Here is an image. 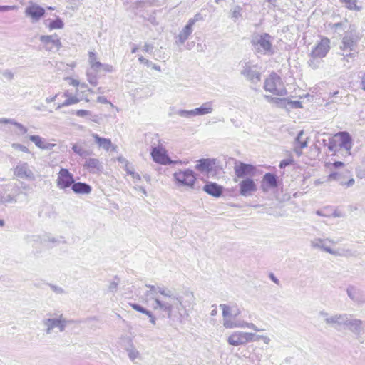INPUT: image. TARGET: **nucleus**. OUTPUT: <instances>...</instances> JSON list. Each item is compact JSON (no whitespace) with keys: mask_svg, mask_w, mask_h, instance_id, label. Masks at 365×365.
Listing matches in <instances>:
<instances>
[{"mask_svg":"<svg viewBox=\"0 0 365 365\" xmlns=\"http://www.w3.org/2000/svg\"><path fill=\"white\" fill-rule=\"evenodd\" d=\"M265 185L269 188H274L277 186V177L272 173H267L263 176L262 187L264 190H266Z\"/></svg>","mask_w":365,"mask_h":365,"instance_id":"30","label":"nucleus"},{"mask_svg":"<svg viewBox=\"0 0 365 365\" xmlns=\"http://www.w3.org/2000/svg\"><path fill=\"white\" fill-rule=\"evenodd\" d=\"M115 279H117V281L111 282L108 285V289L110 292L115 293L118 290L119 279H117V277H115Z\"/></svg>","mask_w":365,"mask_h":365,"instance_id":"46","label":"nucleus"},{"mask_svg":"<svg viewBox=\"0 0 365 365\" xmlns=\"http://www.w3.org/2000/svg\"><path fill=\"white\" fill-rule=\"evenodd\" d=\"M72 190L76 194H89L91 192V187L84 182H73L71 185Z\"/></svg>","mask_w":365,"mask_h":365,"instance_id":"31","label":"nucleus"},{"mask_svg":"<svg viewBox=\"0 0 365 365\" xmlns=\"http://www.w3.org/2000/svg\"><path fill=\"white\" fill-rule=\"evenodd\" d=\"M11 147L15 150H18L26 153H30L29 150L25 145L19 143H12Z\"/></svg>","mask_w":365,"mask_h":365,"instance_id":"47","label":"nucleus"},{"mask_svg":"<svg viewBox=\"0 0 365 365\" xmlns=\"http://www.w3.org/2000/svg\"><path fill=\"white\" fill-rule=\"evenodd\" d=\"M45 9L38 4L29 2L24 11L25 16L30 19L31 23H36L45 14Z\"/></svg>","mask_w":365,"mask_h":365,"instance_id":"13","label":"nucleus"},{"mask_svg":"<svg viewBox=\"0 0 365 365\" xmlns=\"http://www.w3.org/2000/svg\"><path fill=\"white\" fill-rule=\"evenodd\" d=\"M255 341L262 339L263 342L266 344H268L270 342V339L267 336H262V335H256L255 337Z\"/></svg>","mask_w":365,"mask_h":365,"instance_id":"55","label":"nucleus"},{"mask_svg":"<svg viewBox=\"0 0 365 365\" xmlns=\"http://www.w3.org/2000/svg\"><path fill=\"white\" fill-rule=\"evenodd\" d=\"M338 253L339 255H333L334 256H340V257H355L356 252L352 251L351 250H342L340 251L338 250Z\"/></svg>","mask_w":365,"mask_h":365,"instance_id":"42","label":"nucleus"},{"mask_svg":"<svg viewBox=\"0 0 365 365\" xmlns=\"http://www.w3.org/2000/svg\"><path fill=\"white\" fill-rule=\"evenodd\" d=\"M50 287L56 294H63L65 292L63 289L61 287L56 286L53 284H50Z\"/></svg>","mask_w":365,"mask_h":365,"instance_id":"53","label":"nucleus"},{"mask_svg":"<svg viewBox=\"0 0 365 365\" xmlns=\"http://www.w3.org/2000/svg\"><path fill=\"white\" fill-rule=\"evenodd\" d=\"M130 306L136 311L140 312L143 314H147L149 313V310L146 309L145 308L143 307L142 306L138 304H130Z\"/></svg>","mask_w":365,"mask_h":365,"instance_id":"51","label":"nucleus"},{"mask_svg":"<svg viewBox=\"0 0 365 365\" xmlns=\"http://www.w3.org/2000/svg\"><path fill=\"white\" fill-rule=\"evenodd\" d=\"M203 190L212 196L218 197L222 193V187L215 182H208L203 187Z\"/></svg>","mask_w":365,"mask_h":365,"instance_id":"27","label":"nucleus"},{"mask_svg":"<svg viewBox=\"0 0 365 365\" xmlns=\"http://www.w3.org/2000/svg\"><path fill=\"white\" fill-rule=\"evenodd\" d=\"M76 114L78 117H86L91 114V112L87 110H78L76 112Z\"/></svg>","mask_w":365,"mask_h":365,"instance_id":"56","label":"nucleus"},{"mask_svg":"<svg viewBox=\"0 0 365 365\" xmlns=\"http://www.w3.org/2000/svg\"><path fill=\"white\" fill-rule=\"evenodd\" d=\"M288 104L290 105L293 108H302V103L299 101H291L288 102Z\"/></svg>","mask_w":365,"mask_h":365,"instance_id":"61","label":"nucleus"},{"mask_svg":"<svg viewBox=\"0 0 365 365\" xmlns=\"http://www.w3.org/2000/svg\"><path fill=\"white\" fill-rule=\"evenodd\" d=\"M242 8L240 6H236L232 10L231 17L236 21L241 16Z\"/></svg>","mask_w":365,"mask_h":365,"instance_id":"44","label":"nucleus"},{"mask_svg":"<svg viewBox=\"0 0 365 365\" xmlns=\"http://www.w3.org/2000/svg\"><path fill=\"white\" fill-rule=\"evenodd\" d=\"M128 356L130 360L134 361L135 359H141L142 356L138 350L135 348L134 344L131 342L130 344L125 349Z\"/></svg>","mask_w":365,"mask_h":365,"instance_id":"33","label":"nucleus"},{"mask_svg":"<svg viewBox=\"0 0 365 365\" xmlns=\"http://www.w3.org/2000/svg\"><path fill=\"white\" fill-rule=\"evenodd\" d=\"M0 122L5 124H11L15 125L22 134H25L27 133V128L23 125L22 124L15 121L14 119L11 118H0Z\"/></svg>","mask_w":365,"mask_h":365,"instance_id":"34","label":"nucleus"},{"mask_svg":"<svg viewBox=\"0 0 365 365\" xmlns=\"http://www.w3.org/2000/svg\"><path fill=\"white\" fill-rule=\"evenodd\" d=\"M330 41L327 38H322L312 49L308 64L314 69L319 68L322 59L324 58L330 49Z\"/></svg>","mask_w":365,"mask_h":365,"instance_id":"3","label":"nucleus"},{"mask_svg":"<svg viewBox=\"0 0 365 365\" xmlns=\"http://www.w3.org/2000/svg\"><path fill=\"white\" fill-rule=\"evenodd\" d=\"M303 134H304L303 130L299 131V133H298V135L295 139L296 143L299 144V145L300 146V148H304L307 147V138L305 140H303L302 139Z\"/></svg>","mask_w":365,"mask_h":365,"instance_id":"39","label":"nucleus"},{"mask_svg":"<svg viewBox=\"0 0 365 365\" xmlns=\"http://www.w3.org/2000/svg\"><path fill=\"white\" fill-rule=\"evenodd\" d=\"M359 36L355 31L351 30L346 31L342 38L341 43L339 46L340 51H358L357 45L359 41Z\"/></svg>","mask_w":365,"mask_h":365,"instance_id":"9","label":"nucleus"},{"mask_svg":"<svg viewBox=\"0 0 365 365\" xmlns=\"http://www.w3.org/2000/svg\"><path fill=\"white\" fill-rule=\"evenodd\" d=\"M194 116L205 115L211 113L213 111V106L212 101H207L202 103L200 107L192 110Z\"/></svg>","mask_w":365,"mask_h":365,"instance_id":"28","label":"nucleus"},{"mask_svg":"<svg viewBox=\"0 0 365 365\" xmlns=\"http://www.w3.org/2000/svg\"><path fill=\"white\" fill-rule=\"evenodd\" d=\"M201 19H202L201 15L200 14H197L195 15L194 18L190 19L188 21V23L190 24V25H192L193 26V25L195 24V22L200 20Z\"/></svg>","mask_w":365,"mask_h":365,"instance_id":"59","label":"nucleus"},{"mask_svg":"<svg viewBox=\"0 0 365 365\" xmlns=\"http://www.w3.org/2000/svg\"><path fill=\"white\" fill-rule=\"evenodd\" d=\"M80 100L76 96H71L66 98V100L63 101L61 104H59L57 107V109H59L62 107H66L72 104H76Z\"/></svg>","mask_w":365,"mask_h":365,"instance_id":"38","label":"nucleus"},{"mask_svg":"<svg viewBox=\"0 0 365 365\" xmlns=\"http://www.w3.org/2000/svg\"><path fill=\"white\" fill-rule=\"evenodd\" d=\"M264 98L269 102H273V103H281V102L285 101L284 98H274V97H272V96H264Z\"/></svg>","mask_w":365,"mask_h":365,"instance_id":"52","label":"nucleus"},{"mask_svg":"<svg viewBox=\"0 0 365 365\" xmlns=\"http://www.w3.org/2000/svg\"><path fill=\"white\" fill-rule=\"evenodd\" d=\"M74 182L73 175L71 173L68 169L61 168L57 179L56 185L60 190H66L71 187Z\"/></svg>","mask_w":365,"mask_h":365,"instance_id":"14","label":"nucleus"},{"mask_svg":"<svg viewBox=\"0 0 365 365\" xmlns=\"http://www.w3.org/2000/svg\"><path fill=\"white\" fill-rule=\"evenodd\" d=\"M91 136L93 138L95 143L99 148H103L106 151L109 150H115L116 146L113 145L111 140L109 138L100 137L96 133H92Z\"/></svg>","mask_w":365,"mask_h":365,"instance_id":"25","label":"nucleus"},{"mask_svg":"<svg viewBox=\"0 0 365 365\" xmlns=\"http://www.w3.org/2000/svg\"><path fill=\"white\" fill-rule=\"evenodd\" d=\"M150 154L153 161L160 165L182 164L181 160H172L168 155L166 150L161 145L152 147Z\"/></svg>","mask_w":365,"mask_h":365,"instance_id":"7","label":"nucleus"},{"mask_svg":"<svg viewBox=\"0 0 365 365\" xmlns=\"http://www.w3.org/2000/svg\"><path fill=\"white\" fill-rule=\"evenodd\" d=\"M293 163L292 159H284L280 162L279 167L280 168H284L286 166L291 165Z\"/></svg>","mask_w":365,"mask_h":365,"instance_id":"58","label":"nucleus"},{"mask_svg":"<svg viewBox=\"0 0 365 365\" xmlns=\"http://www.w3.org/2000/svg\"><path fill=\"white\" fill-rule=\"evenodd\" d=\"M14 175L18 178L29 181L35 180V175L26 162H19L16 167L14 168Z\"/></svg>","mask_w":365,"mask_h":365,"instance_id":"12","label":"nucleus"},{"mask_svg":"<svg viewBox=\"0 0 365 365\" xmlns=\"http://www.w3.org/2000/svg\"><path fill=\"white\" fill-rule=\"evenodd\" d=\"M83 167L91 173H98L103 169V163L98 158H87Z\"/></svg>","mask_w":365,"mask_h":365,"instance_id":"23","label":"nucleus"},{"mask_svg":"<svg viewBox=\"0 0 365 365\" xmlns=\"http://www.w3.org/2000/svg\"><path fill=\"white\" fill-rule=\"evenodd\" d=\"M39 40L44 48L48 51H53L54 49L58 51L61 46V42L57 34L42 35Z\"/></svg>","mask_w":365,"mask_h":365,"instance_id":"15","label":"nucleus"},{"mask_svg":"<svg viewBox=\"0 0 365 365\" xmlns=\"http://www.w3.org/2000/svg\"><path fill=\"white\" fill-rule=\"evenodd\" d=\"M64 26V24L63 21L60 18H57L56 19L51 21L48 24V28L50 30L53 29H61Z\"/></svg>","mask_w":365,"mask_h":365,"instance_id":"37","label":"nucleus"},{"mask_svg":"<svg viewBox=\"0 0 365 365\" xmlns=\"http://www.w3.org/2000/svg\"><path fill=\"white\" fill-rule=\"evenodd\" d=\"M240 194L244 197L251 196L257 191V185L250 178H246L239 182Z\"/></svg>","mask_w":365,"mask_h":365,"instance_id":"19","label":"nucleus"},{"mask_svg":"<svg viewBox=\"0 0 365 365\" xmlns=\"http://www.w3.org/2000/svg\"><path fill=\"white\" fill-rule=\"evenodd\" d=\"M175 114L185 118H191L194 117L193 110H178L175 112Z\"/></svg>","mask_w":365,"mask_h":365,"instance_id":"41","label":"nucleus"},{"mask_svg":"<svg viewBox=\"0 0 365 365\" xmlns=\"http://www.w3.org/2000/svg\"><path fill=\"white\" fill-rule=\"evenodd\" d=\"M153 46L151 44L145 43L143 46V51L148 53L152 52Z\"/></svg>","mask_w":365,"mask_h":365,"instance_id":"63","label":"nucleus"},{"mask_svg":"<svg viewBox=\"0 0 365 365\" xmlns=\"http://www.w3.org/2000/svg\"><path fill=\"white\" fill-rule=\"evenodd\" d=\"M148 288L150 289V290L147 291L145 295L147 297H150L151 299H153L154 296H159L160 295V290L162 289H166L167 287H155L154 285H146Z\"/></svg>","mask_w":365,"mask_h":365,"instance_id":"35","label":"nucleus"},{"mask_svg":"<svg viewBox=\"0 0 365 365\" xmlns=\"http://www.w3.org/2000/svg\"><path fill=\"white\" fill-rule=\"evenodd\" d=\"M347 316L348 314H333L327 319V325L336 329V330H341L347 322Z\"/></svg>","mask_w":365,"mask_h":365,"instance_id":"20","label":"nucleus"},{"mask_svg":"<svg viewBox=\"0 0 365 365\" xmlns=\"http://www.w3.org/2000/svg\"><path fill=\"white\" fill-rule=\"evenodd\" d=\"M339 54L341 56V61L345 68H351L358 56V51H340Z\"/></svg>","mask_w":365,"mask_h":365,"instance_id":"22","label":"nucleus"},{"mask_svg":"<svg viewBox=\"0 0 365 365\" xmlns=\"http://www.w3.org/2000/svg\"><path fill=\"white\" fill-rule=\"evenodd\" d=\"M234 170L237 178H243L253 175L255 172V168L252 165L235 160Z\"/></svg>","mask_w":365,"mask_h":365,"instance_id":"17","label":"nucleus"},{"mask_svg":"<svg viewBox=\"0 0 365 365\" xmlns=\"http://www.w3.org/2000/svg\"><path fill=\"white\" fill-rule=\"evenodd\" d=\"M68 321L60 315L58 318H48L42 320V324L46 328V334H51L53 328L56 327L60 331H63L67 326Z\"/></svg>","mask_w":365,"mask_h":365,"instance_id":"11","label":"nucleus"},{"mask_svg":"<svg viewBox=\"0 0 365 365\" xmlns=\"http://www.w3.org/2000/svg\"><path fill=\"white\" fill-rule=\"evenodd\" d=\"M335 137L339 140V150L345 155H350L352 148V140L350 135L347 132H339L335 135Z\"/></svg>","mask_w":365,"mask_h":365,"instance_id":"18","label":"nucleus"},{"mask_svg":"<svg viewBox=\"0 0 365 365\" xmlns=\"http://www.w3.org/2000/svg\"><path fill=\"white\" fill-rule=\"evenodd\" d=\"M16 199L11 196V195H7L5 197H1L0 198V202L1 203H9V202H16Z\"/></svg>","mask_w":365,"mask_h":365,"instance_id":"48","label":"nucleus"},{"mask_svg":"<svg viewBox=\"0 0 365 365\" xmlns=\"http://www.w3.org/2000/svg\"><path fill=\"white\" fill-rule=\"evenodd\" d=\"M271 36L268 34H263L254 36L251 41L255 50L261 54H272Z\"/></svg>","mask_w":365,"mask_h":365,"instance_id":"6","label":"nucleus"},{"mask_svg":"<svg viewBox=\"0 0 365 365\" xmlns=\"http://www.w3.org/2000/svg\"><path fill=\"white\" fill-rule=\"evenodd\" d=\"M346 293L348 297L353 301L357 302L358 301V295H359V291L358 289L353 287L349 286L346 289Z\"/></svg>","mask_w":365,"mask_h":365,"instance_id":"36","label":"nucleus"},{"mask_svg":"<svg viewBox=\"0 0 365 365\" xmlns=\"http://www.w3.org/2000/svg\"><path fill=\"white\" fill-rule=\"evenodd\" d=\"M4 76L9 80H11L14 78V74L10 71H5L3 73Z\"/></svg>","mask_w":365,"mask_h":365,"instance_id":"64","label":"nucleus"},{"mask_svg":"<svg viewBox=\"0 0 365 365\" xmlns=\"http://www.w3.org/2000/svg\"><path fill=\"white\" fill-rule=\"evenodd\" d=\"M173 178L179 185L193 188L195 181L196 175L194 171L190 169L184 170H179L174 173Z\"/></svg>","mask_w":365,"mask_h":365,"instance_id":"8","label":"nucleus"},{"mask_svg":"<svg viewBox=\"0 0 365 365\" xmlns=\"http://www.w3.org/2000/svg\"><path fill=\"white\" fill-rule=\"evenodd\" d=\"M240 73L247 80L254 84H257L261 81V72L258 66L250 60H243L240 63Z\"/></svg>","mask_w":365,"mask_h":365,"instance_id":"4","label":"nucleus"},{"mask_svg":"<svg viewBox=\"0 0 365 365\" xmlns=\"http://www.w3.org/2000/svg\"><path fill=\"white\" fill-rule=\"evenodd\" d=\"M103 70L106 72H112L113 70V68L111 65H109V64H103V66H101V70Z\"/></svg>","mask_w":365,"mask_h":365,"instance_id":"62","label":"nucleus"},{"mask_svg":"<svg viewBox=\"0 0 365 365\" xmlns=\"http://www.w3.org/2000/svg\"><path fill=\"white\" fill-rule=\"evenodd\" d=\"M153 308L166 314L168 318L173 319L178 317L180 322L189 316V311L195 304L194 293L186 290L182 296L175 294L170 289L160 290L159 296L153 297Z\"/></svg>","mask_w":365,"mask_h":365,"instance_id":"1","label":"nucleus"},{"mask_svg":"<svg viewBox=\"0 0 365 365\" xmlns=\"http://www.w3.org/2000/svg\"><path fill=\"white\" fill-rule=\"evenodd\" d=\"M29 140L42 150H52L56 146V144L46 142L44 138L39 135H30Z\"/></svg>","mask_w":365,"mask_h":365,"instance_id":"26","label":"nucleus"},{"mask_svg":"<svg viewBox=\"0 0 365 365\" xmlns=\"http://www.w3.org/2000/svg\"><path fill=\"white\" fill-rule=\"evenodd\" d=\"M332 180H336L340 182V174L339 173H333L326 177V181L330 182Z\"/></svg>","mask_w":365,"mask_h":365,"instance_id":"50","label":"nucleus"},{"mask_svg":"<svg viewBox=\"0 0 365 365\" xmlns=\"http://www.w3.org/2000/svg\"><path fill=\"white\" fill-rule=\"evenodd\" d=\"M219 307L222 309L223 318L222 324L225 328H248L255 331L262 330L259 329L253 323L247 322L244 320H236V317L241 313L240 308L236 304L227 305L225 304H221Z\"/></svg>","mask_w":365,"mask_h":365,"instance_id":"2","label":"nucleus"},{"mask_svg":"<svg viewBox=\"0 0 365 365\" xmlns=\"http://www.w3.org/2000/svg\"><path fill=\"white\" fill-rule=\"evenodd\" d=\"M85 141L80 140L72 145L73 153L82 158H86L91 154V152L84 148Z\"/></svg>","mask_w":365,"mask_h":365,"instance_id":"29","label":"nucleus"},{"mask_svg":"<svg viewBox=\"0 0 365 365\" xmlns=\"http://www.w3.org/2000/svg\"><path fill=\"white\" fill-rule=\"evenodd\" d=\"M349 9H356V0H339Z\"/></svg>","mask_w":365,"mask_h":365,"instance_id":"45","label":"nucleus"},{"mask_svg":"<svg viewBox=\"0 0 365 365\" xmlns=\"http://www.w3.org/2000/svg\"><path fill=\"white\" fill-rule=\"evenodd\" d=\"M264 88L266 91L274 96H284L287 94L285 86L277 73H272L265 80Z\"/></svg>","mask_w":365,"mask_h":365,"instance_id":"5","label":"nucleus"},{"mask_svg":"<svg viewBox=\"0 0 365 365\" xmlns=\"http://www.w3.org/2000/svg\"><path fill=\"white\" fill-rule=\"evenodd\" d=\"M87 80L90 83V84L96 86L98 84V80L96 75L87 73Z\"/></svg>","mask_w":365,"mask_h":365,"instance_id":"49","label":"nucleus"},{"mask_svg":"<svg viewBox=\"0 0 365 365\" xmlns=\"http://www.w3.org/2000/svg\"><path fill=\"white\" fill-rule=\"evenodd\" d=\"M138 61L142 63H144L148 67H152L153 69L158 71H160V67L155 63H153L151 61H148V59L145 58L143 56H140L138 58Z\"/></svg>","mask_w":365,"mask_h":365,"instance_id":"40","label":"nucleus"},{"mask_svg":"<svg viewBox=\"0 0 365 365\" xmlns=\"http://www.w3.org/2000/svg\"><path fill=\"white\" fill-rule=\"evenodd\" d=\"M103 66V63H101L99 61H95L94 63H93L91 67V68L94 69L96 71H98L101 70V66Z\"/></svg>","mask_w":365,"mask_h":365,"instance_id":"60","label":"nucleus"},{"mask_svg":"<svg viewBox=\"0 0 365 365\" xmlns=\"http://www.w3.org/2000/svg\"><path fill=\"white\" fill-rule=\"evenodd\" d=\"M88 56H89L88 61H89L90 65L91 66L93 63H95V61H97V56L94 52H91V51L88 53Z\"/></svg>","mask_w":365,"mask_h":365,"instance_id":"57","label":"nucleus"},{"mask_svg":"<svg viewBox=\"0 0 365 365\" xmlns=\"http://www.w3.org/2000/svg\"><path fill=\"white\" fill-rule=\"evenodd\" d=\"M44 242H48L53 244H59L60 242H65L64 238L63 237H55L53 236L48 235L46 238L44 239Z\"/></svg>","mask_w":365,"mask_h":365,"instance_id":"43","label":"nucleus"},{"mask_svg":"<svg viewBox=\"0 0 365 365\" xmlns=\"http://www.w3.org/2000/svg\"><path fill=\"white\" fill-rule=\"evenodd\" d=\"M192 32V26L190 25V24L187 23V25L182 29V31L178 34L176 43L180 45L183 44L185 42V41L189 38Z\"/></svg>","mask_w":365,"mask_h":365,"instance_id":"32","label":"nucleus"},{"mask_svg":"<svg viewBox=\"0 0 365 365\" xmlns=\"http://www.w3.org/2000/svg\"><path fill=\"white\" fill-rule=\"evenodd\" d=\"M319 317H321L323 319V320L326 323V324H327V319H329L331 316L329 313H327V312H325L324 310L319 312Z\"/></svg>","mask_w":365,"mask_h":365,"instance_id":"54","label":"nucleus"},{"mask_svg":"<svg viewBox=\"0 0 365 365\" xmlns=\"http://www.w3.org/2000/svg\"><path fill=\"white\" fill-rule=\"evenodd\" d=\"M327 242H331L333 244L336 243L333 240L330 238L322 239L317 237L310 241V246L313 249H318L332 255H339L338 253V250L332 249L331 247L327 245Z\"/></svg>","mask_w":365,"mask_h":365,"instance_id":"16","label":"nucleus"},{"mask_svg":"<svg viewBox=\"0 0 365 365\" xmlns=\"http://www.w3.org/2000/svg\"><path fill=\"white\" fill-rule=\"evenodd\" d=\"M255 334L244 331H235L228 338L227 342L232 346H240L255 341Z\"/></svg>","mask_w":365,"mask_h":365,"instance_id":"10","label":"nucleus"},{"mask_svg":"<svg viewBox=\"0 0 365 365\" xmlns=\"http://www.w3.org/2000/svg\"><path fill=\"white\" fill-rule=\"evenodd\" d=\"M216 165L215 159L203 158L197 161L195 165V169L201 173H206L207 174L212 173L214 170V167Z\"/></svg>","mask_w":365,"mask_h":365,"instance_id":"21","label":"nucleus"},{"mask_svg":"<svg viewBox=\"0 0 365 365\" xmlns=\"http://www.w3.org/2000/svg\"><path fill=\"white\" fill-rule=\"evenodd\" d=\"M344 327H346L354 334L359 335L363 331V322L358 319H351L348 315L347 322Z\"/></svg>","mask_w":365,"mask_h":365,"instance_id":"24","label":"nucleus"}]
</instances>
